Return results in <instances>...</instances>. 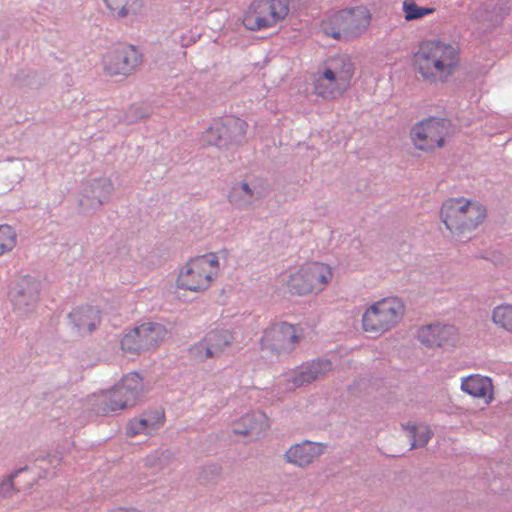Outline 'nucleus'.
Returning <instances> with one entry per match:
<instances>
[{"mask_svg":"<svg viewBox=\"0 0 512 512\" xmlns=\"http://www.w3.org/2000/svg\"><path fill=\"white\" fill-rule=\"evenodd\" d=\"M269 424L266 415L263 412L257 411L248 414L235 423L233 433L236 435L248 436L251 438H258Z\"/></svg>","mask_w":512,"mask_h":512,"instance_id":"412c9836","label":"nucleus"},{"mask_svg":"<svg viewBox=\"0 0 512 512\" xmlns=\"http://www.w3.org/2000/svg\"><path fill=\"white\" fill-rule=\"evenodd\" d=\"M355 65L346 54L326 58L311 75L312 93L330 101L344 95L351 87Z\"/></svg>","mask_w":512,"mask_h":512,"instance_id":"f03ea898","label":"nucleus"},{"mask_svg":"<svg viewBox=\"0 0 512 512\" xmlns=\"http://www.w3.org/2000/svg\"><path fill=\"white\" fill-rule=\"evenodd\" d=\"M142 63V55L132 45L121 44L103 57V69L110 76L130 75Z\"/></svg>","mask_w":512,"mask_h":512,"instance_id":"f8f14e48","label":"nucleus"},{"mask_svg":"<svg viewBox=\"0 0 512 512\" xmlns=\"http://www.w3.org/2000/svg\"><path fill=\"white\" fill-rule=\"evenodd\" d=\"M14 491V484L12 479H6L0 484V496L8 497L11 496Z\"/></svg>","mask_w":512,"mask_h":512,"instance_id":"7c9ffc66","label":"nucleus"},{"mask_svg":"<svg viewBox=\"0 0 512 512\" xmlns=\"http://www.w3.org/2000/svg\"><path fill=\"white\" fill-rule=\"evenodd\" d=\"M323 453V446L320 443L304 441L292 445L285 454L287 462L305 467L311 464Z\"/></svg>","mask_w":512,"mask_h":512,"instance_id":"6ab92c4d","label":"nucleus"},{"mask_svg":"<svg viewBox=\"0 0 512 512\" xmlns=\"http://www.w3.org/2000/svg\"><path fill=\"white\" fill-rule=\"evenodd\" d=\"M164 424V414L156 413L152 418L132 419L126 426V434L128 436H136L138 434H151Z\"/></svg>","mask_w":512,"mask_h":512,"instance_id":"4be33fe9","label":"nucleus"},{"mask_svg":"<svg viewBox=\"0 0 512 512\" xmlns=\"http://www.w3.org/2000/svg\"><path fill=\"white\" fill-rule=\"evenodd\" d=\"M403 12L405 20L412 21L432 14L434 8L420 7L414 0H405L403 2Z\"/></svg>","mask_w":512,"mask_h":512,"instance_id":"a878e982","label":"nucleus"},{"mask_svg":"<svg viewBox=\"0 0 512 512\" xmlns=\"http://www.w3.org/2000/svg\"><path fill=\"white\" fill-rule=\"evenodd\" d=\"M38 295L39 283L28 276L19 279L9 293L14 309L19 313L29 312L35 306Z\"/></svg>","mask_w":512,"mask_h":512,"instance_id":"dca6fc26","label":"nucleus"},{"mask_svg":"<svg viewBox=\"0 0 512 512\" xmlns=\"http://www.w3.org/2000/svg\"><path fill=\"white\" fill-rule=\"evenodd\" d=\"M449 133V122L441 119H427L417 124L411 138L414 145L423 151H433L444 144Z\"/></svg>","mask_w":512,"mask_h":512,"instance_id":"ddd939ff","label":"nucleus"},{"mask_svg":"<svg viewBox=\"0 0 512 512\" xmlns=\"http://www.w3.org/2000/svg\"><path fill=\"white\" fill-rule=\"evenodd\" d=\"M460 50L457 46L438 39L419 43L412 57L415 74L425 83H446L460 67Z\"/></svg>","mask_w":512,"mask_h":512,"instance_id":"f257e3e1","label":"nucleus"},{"mask_svg":"<svg viewBox=\"0 0 512 512\" xmlns=\"http://www.w3.org/2000/svg\"><path fill=\"white\" fill-rule=\"evenodd\" d=\"M303 334L299 325L275 323L264 330L260 341L261 349L275 354L289 353L300 343Z\"/></svg>","mask_w":512,"mask_h":512,"instance_id":"9d476101","label":"nucleus"},{"mask_svg":"<svg viewBox=\"0 0 512 512\" xmlns=\"http://www.w3.org/2000/svg\"><path fill=\"white\" fill-rule=\"evenodd\" d=\"M485 218V207L477 201L464 197L448 199L441 207L443 223L457 237L475 230Z\"/></svg>","mask_w":512,"mask_h":512,"instance_id":"39448f33","label":"nucleus"},{"mask_svg":"<svg viewBox=\"0 0 512 512\" xmlns=\"http://www.w3.org/2000/svg\"><path fill=\"white\" fill-rule=\"evenodd\" d=\"M220 271V261L216 253L192 257L179 268L176 287L191 293H204L213 286Z\"/></svg>","mask_w":512,"mask_h":512,"instance_id":"7ed1b4c3","label":"nucleus"},{"mask_svg":"<svg viewBox=\"0 0 512 512\" xmlns=\"http://www.w3.org/2000/svg\"><path fill=\"white\" fill-rule=\"evenodd\" d=\"M188 354L190 359L195 362H204L215 356L204 338L192 345L188 350Z\"/></svg>","mask_w":512,"mask_h":512,"instance_id":"cd10ccee","label":"nucleus"},{"mask_svg":"<svg viewBox=\"0 0 512 512\" xmlns=\"http://www.w3.org/2000/svg\"><path fill=\"white\" fill-rule=\"evenodd\" d=\"M107 512H139L138 510L134 508H114L111 510H108Z\"/></svg>","mask_w":512,"mask_h":512,"instance_id":"2f4dec72","label":"nucleus"},{"mask_svg":"<svg viewBox=\"0 0 512 512\" xmlns=\"http://www.w3.org/2000/svg\"><path fill=\"white\" fill-rule=\"evenodd\" d=\"M16 233L8 225H0V256L16 246Z\"/></svg>","mask_w":512,"mask_h":512,"instance_id":"c85d7f7f","label":"nucleus"},{"mask_svg":"<svg viewBox=\"0 0 512 512\" xmlns=\"http://www.w3.org/2000/svg\"><path fill=\"white\" fill-rule=\"evenodd\" d=\"M144 385L138 373L125 375L120 383L113 389L103 394V407L98 409L99 413L108 414L117 410L125 409L136 405L143 396Z\"/></svg>","mask_w":512,"mask_h":512,"instance_id":"1a4fd4ad","label":"nucleus"},{"mask_svg":"<svg viewBox=\"0 0 512 512\" xmlns=\"http://www.w3.org/2000/svg\"><path fill=\"white\" fill-rule=\"evenodd\" d=\"M69 318L81 334L94 331L101 321L100 310L90 305L75 308Z\"/></svg>","mask_w":512,"mask_h":512,"instance_id":"aec40b11","label":"nucleus"},{"mask_svg":"<svg viewBox=\"0 0 512 512\" xmlns=\"http://www.w3.org/2000/svg\"><path fill=\"white\" fill-rule=\"evenodd\" d=\"M247 123L237 117H227L215 121L203 134V141L208 145L220 146L223 140H237L245 136Z\"/></svg>","mask_w":512,"mask_h":512,"instance_id":"4468645a","label":"nucleus"},{"mask_svg":"<svg viewBox=\"0 0 512 512\" xmlns=\"http://www.w3.org/2000/svg\"><path fill=\"white\" fill-rule=\"evenodd\" d=\"M404 302L389 296L373 302L362 315V329L374 336H380L396 327L405 315Z\"/></svg>","mask_w":512,"mask_h":512,"instance_id":"423d86ee","label":"nucleus"},{"mask_svg":"<svg viewBox=\"0 0 512 512\" xmlns=\"http://www.w3.org/2000/svg\"><path fill=\"white\" fill-rule=\"evenodd\" d=\"M407 430H409V434L412 438L411 447H420L424 446L431 438L432 431L428 426H407Z\"/></svg>","mask_w":512,"mask_h":512,"instance_id":"bb28decb","label":"nucleus"},{"mask_svg":"<svg viewBox=\"0 0 512 512\" xmlns=\"http://www.w3.org/2000/svg\"><path fill=\"white\" fill-rule=\"evenodd\" d=\"M113 17L122 19L136 15L142 8L141 0H103Z\"/></svg>","mask_w":512,"mask_h":512,"instance_id":"5701e85b","label":"nucleus"},{"mask_svg":"<svg viewBox=\"0 0 512 512\" xmlns=\"http://www.w3.org/2000/svg\"><path fill=\"white\" fill-rule=\"evenodd\" d=\"M372 15L365 6H356L334 11L321 22V30L326 36L338 41L360 38L370 27Z\"/></svg>","mask_w":512,"mask_h":512,"instance_id":"20e7f679","label":"nucleus"},{"mask_svg":"<svg viewBox=\"0 0 512 512\" xmlns=\"http://www.w3.org/2000/svg\"><path fill=\"white\" fill-rule=\"evenodd\" d=\"M492 320L498 327L512 332V305L502 304L496 306L492 312Z\"/></svg>","mask_w":512,"mask_h":512,"instance_id":"393cba45","label":"nucleus"},{"mask_svg":"<svg viewBox=\"0 0 512 512\" xmlns=\"http://www.w3.org/2000/svg\"><path fill=\"white\" fill-rule=\"evenodd\" d=\"M242 193L245 194V196H247V198L244 199L245 201H248L251 198L252 191L249 188L247 183H241V184H239V185H237V186H235L233 188V191H232L231 196H230L231 201L235 202L236 201V199H235L236 196H240V195H242Z\"/></svg>","mask_w":512,"mask_h":512,"instance_id":"c756f323","label":"nucleus"},{"mask_svg":"<svg viewBox=\"0 0 512 512\" xmlns=\"http://www.w3.org/2000/svg\"><path fill=\"white\" fill-rule=\"evenodd\" d=\"M331 369L329 361H312L303 363L284 375L290 388H298L324 376Z\"/></svg>","mask_w":512,"mask_h":512,"instance_id":"f3484780","label":"nucleus"},{"mask_svg":"<svg viewBox=\"0 0 512 512\" xmlns=\"http://www.w3.org/2000/svg\"><path fill=\"white\" fill-rule=\"evenodd\" d=\"M166 329L157 323H144L135 327L121 339V348L130 353H140L156 348L165 338Z\"/></svg>","mask_w":512,"mask_h":512,"instance_id":"9b49d317","label":"nucleus"},{"mask_svg":"<svg viewBox=\"0 0 512 512\" xmlns=\"http://www.w3.org/2000/svg\"><path fill=\"white\" fill-rule=\"evenodd\" d=\"M416 337L427 348H438L454 345L458 340V331L452 325L435 323L421 326Z\"/></svg>","mask_w":512,"mask_h":512,"instance_id":"2eb2a0df","label":"nucleus"},{"mask_svg":"<svg viewBox=\"0 0 512 512\" xmlns=\"http://www.w3.org/2000/svg\"><path fill=\"white\" fill-rule=\"evenodd\" d=\"M461 390L474 398L483 399L490 404L494 399L492 380L487 376L472 374L461 379Z\"/></svg>","mask_w":512,"mask_h":512,"instance_id":"a211bd4d","label":"nucleus"},{"mask_svg":"<svg viewBox=\"0 0 512 512\" xmlns=\"http://www.w3.org/2000/svg\"><path fill=\"white\" fill-rule=\"evenodd\" d=\"M289 13L287 0H252L242 15L243 26L258 32L275 27Z\"/></svg>","mask_w":512,"mask_h":512,"instance_id":"6e6552de","label":"nucleus"},{"mask_svg":"<svg viewBox=\"0 0 512 512\" xmlns=\"http://www.w3.org/2000/svg\"><path fill=\"white\" fill-rule=\"evenodd\" d=\"M214 355L220 354L232 340V335L227 330H213L204 337Z\"/></svg>","mask_w":512,"mask_h":512,"instance_id":"b1692460","label":"nucleus"},{"mask_svg":"<svg viewBox=\"0 0 512 512\" xmlns=\"http://www.w3.org/2000/svg\"><path fill=\"white\" fill-rule=\"evenodd\" d=\"M333 275V269L328 264L307 262L289 274L286 287L291 295H317L326 289Z\"/></svg>","mask_w":512,"mask_h":512,"instance_id":"0eeeda50","label":"nucleus"}]
</instances>
